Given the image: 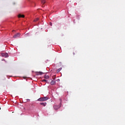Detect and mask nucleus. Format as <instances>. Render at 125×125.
<instances>
[{
  "mask_svg": "<svg viewBox=\"0 0 125 125\" xmlns=\"http://www.w3.org/2000/svg\"><path fill=\"white\" fill-rule=\"evenodd\" d=\"M42 4H44L45 3V0H42Z\"/></svg>",
  "mask_w": 125,
  "mask_h": 125,
  "instance_id": "11",
  "label": "nucleus"
},
{
  "mask_svg": "<svg viewBox=\"0 0 125 125\" xmlns=\"http://www.w3.org/2000/svg\"><path fill=\"white\" fill-rule=\"evenodd\" d=\"M39 20H40V19L37 18L34 20V22H37V21H39Z\"/></svg>",
  "mask_w": 125,
  "mask_h": 125,
  "instance_id": "9",
  "label": "nucleus"
},
{
  "mask_svg": "<svg viewBox=\"0 0 125 125\" xmlns=\"http://www.w3.org/2000/svg\"><path fill=\"white\" fill-rule=\"evenodd\" d=\"M1 56H2V57H8V54L7 53H1Z\"/></svg>",
  "mask_w": 125,
  "mask_h": 125,
  "instance_id": "2",
  "label": "nucleus"
},
{
  "mask_svg": "<svg viewBox=\"0 0 125 125\" xmlns=\"http://www.w3.org/2000/svg\"><path fill=\"white\" fill-rule=\"evenodd\" d=\"M38 101H42V98H40L37 100Z\"/></svg>",
  "mask_w": 125,
  "mask_h": 125,
  "instance_id": "13",
  "label": "nucleus"
},
{
  "mask_svg": "<svg viewBox=\"0 0 125 125\" xmlns=\"http://www.w3.org/2000/svg\"><path fill=\"white\" fill-rule=\"evenodd\" d=\"M60 107H61V103L59 105H54L53 106V108H54V110H58V109H59V108H60Z\"/></svg>",
  "mask_w": 125,
  "mask_h": 125,
  "instance_id": "1",
  "label": "nucleus"
},
{
  "mask_svg": "<svg viewBox=\"0 0 125 125\" xmlns=\"http://www.w3.org/2000/svg\"><path fill=\"white\" fill-rule=\"evenodd\" d=\"M55 77H56L55 75L53 76V79L55 80Z\"/></svg>",
  "mask_w": 125,
  "mask_h": 125,
  "instance_id": "16",
  "label": "nucleus"
},
{
  "mask_svg": "<svg viewBox=\"0 0 125 125\" xmlns=\"http://www.w3.org/2000/svg\"><path fill=\"white\" fill-rule=\"evenodd\" d=\"M43 74V73L42 72H37V75H42Z\"/></svg>",
  "mask_w": 125,
  "mask_h": 125,
  "instance_id": "10",
  "label": "nucleus"
},
{
  "mask_svg": "<svg viewBox=\"0 0 125 125\" xmlns=\"http://www.w3.org/2000/svg\"><path fill=\"white\" fill-rule=\"evenodd\" d=\"M19 37H20V33H19L15 35L13 38H14V39H17V38H19Z\"/></svg>",
  "mask_w": 125,
  "mask_h": 125,
  "instance_id": "3",
  "label": "nucleus"
},
{
  "mask_svg": "<svg viewBox=\"0 0 125 125\" xmlns=\"http://www.w3.org/2000/svg\"><path fill=\"white\" fill-rule=\"evenodd\" d=\"M55 81L52 80V81L50 83V84H51V85H54V84H55Z\"/></svg>",
  "mask_w": 125,
  "mask_h": 125,
  "instance_id": "6",
  "label": "nucleus"
},
{
  "mask_svg": "<svg viewBox=\"0 0 125 125\" xmlns=\"http://www.w3.org/2000/svg\"><path fill=\"white\" fill-rule=\"evenodd\" d=\"M24 17H25V16L24 15L19 14L18 15V18H24Z\"/></svg>",
  "mask_w": 125,
  "mask_h": 125,
  "instance_id": "5",
  "label": "nucleus"
},
{
  "mask_svg": "<svg viewBox=\"0 0 125 125\" xmlns=\"http://www.w3.org/2000/svg\"><path fill=\"white\" fill-rule=\"evenodd\" d=\"M61 70H62V67L59 68L57 70V73L58 74V73H59V72H60L61 71Z\"/></svg>",
  "mask_w": 125,
  "mask_h": 125,
  "instance_id": "8",
  "label": "nucleus"
},
{
  "mask_svg": "<svg viewBox=\"0 0 125 125\" xmlns=\"http://www.w3.org/2000/svg\"><path fill=\"white\" fill-rule=\"evenodd\" d=\"M50 26H52V23L50 22Z\"/></svg>",
  "mask_w": 125,
  "mask_h": 125,
  "instance_id": "17",
  "label": "nucleus"
},
{
  "mask_svg": "<svg viewBox=\"0 0 125 125\" xmlns=\"http://www.w3.org/2000/svg\"><path fill=\"white\" fill-rule=\"evenodd\" d=\"M42 83H46V82H47V81H46V80H42Z\"/></svg>",
  "mask_w": 125,
  "mask_h": 125,
  "instance_id": "14",
  "label": "nucleus"
},
{
  "mask_svg": "<svg viewBox=\"0 0 125 125\" xmlns=\"http://www.w3.org/2000/svg\"><path fill=\"white\" fill-rule=\"evenodd\" d=\"M44 79H49V76L48 75H45Z\"/></svg>",
  "mask_w": 125,
  "mask_h": 125,
  "instance_id": "12",
  "label": "nucleus"
},
{
  "mask_svg": "<svg viewBox=\"0 0 125 125\" xmlns=\"http://www.w3.org/2000/svg\"><path fill=\"white\" fill-rule=\"evenodd\" d=\"M41 105H42L44 107H45L46 106V103H42L40 104Z\"/></svg>",
  "mask_w": 125,
  "mask_h": 125,
  "instance_id": "7",
  "label": "nucleus"
},
{
  "mask_svg": "<svg viewBox=\"0 0 125 125\" xmlns=\"http://www.w3.org/2000/svg\"><path fill=\"white\" fill-rule=\"evenodd\" d=\"M77 51H75L74 52H73V55H75V54H76V53H77Z\"/></svg>",
  "mask_w": 125,
  "mask_h": 125,
  "instance_id": "15",
  "label": "nucleus"
},
{
  "mask_svg": "<svg viewBox=\"0 0 125 125\" xmlns=\"http://www.w3.org/2000/svg\"><path fill=\"white\" fill-rule=\"evenodd\" d=\"M13 32H14V30H13Z\"/></svg>",
  "mask_w": 125,
  "mask_h": 125,
  "instance_id": "18",
  "label": "nucleus"
},
{
  "mask_svg": "<svg viewBox=\"0 0 125 125\" xmlns=\"http://www.w3.org/2000/svg\"><path fill=\"white\" fill-rule=\"evenodd\" d=\"M42 102L46 101V100H48V97H42Z\"/></svg>",
  "mask_w": 125,
  "mask_h": 125,
  "instance_id": "4",
  "label": "nucleus"
},
{
  "mask_svg": "<svg viewBox=\"0 0 125 125\" xmlns=\"http://www.w3.org/2000/svg\"><path fill=\"white\" fill-rule=\"evenodd\" d=\"M0 109H1V108H0Z\"/></svg>",
  "mask_w": 125,
  "mask_h": 125,
  "instance_id": "19",
  "label": "nucleus"
}]
</instances>
